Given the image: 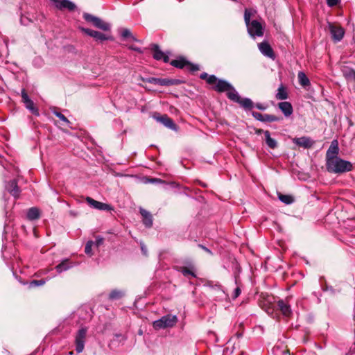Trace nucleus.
<instances>
[{"label": "nucleus", "mask_w": 355, "mask_h": 355, "mask_svg": "<svg viewBox=\"0 0 355 355\" xmlns=\"http://www.w3.org/2000/svg\"><path fill=\"white\" fill-rule=\"evenodd\" d=\"M327 169L329 172L334 173H342L352 171V164L348 161L342 159L340 157H334L327 161Z\"/></svg>", "instance_id": "f257e3e1"}, {"label": "nucleus", "mask_w": 355, "mask_h": 355, "mask_svg": "<svg viewBox=\"0 0 355 355\" xmlns=\"http://www.w3.org/2000/svg\"><path fill=\"white\" fill-rule=\"evenodd\" d=\"M252 11L245 9L244 12V20L246 24L248 32L252 37H261L263 35V27L261 22L257 20L250 21V16Z\"/></svg>", "instance_id": "f03ea898"}, {"label": "nucleus", "mask_w": 355, "mask_h": 355, "mask_svg": "<svg viewBox=\"0 0 355 355\" xmlns=\"http://www.w3.org/2000/svg\"><path fill=\"white\" fill-rule=\"evenodd\" d=\"M178 322V318L174 315H166L153 323L155 329H161L173 327Z\"/></svg>", "instance_id": "7ed1b4c3"}, {"label": "nucleus", "mask_w": 355, "mask_h": 355, "mask_svg": "<svg viewBox=\"0 0 355 355\" xmlns=\"http://www.w3.org/2000/svg\"><path fill=\"white\" fill-rule=\"evenodd\" d=\"M228 98L235 103H239L243 108L246 110H250L254 106V104L251 99L248 98H241L236 90H232L229 93Z\"/></svg>", "instance_id": "20e7f679"}, {"label": "nucleus", "mask_w": 355, "mask_h": 355, "mask_svg": "<svg viewBox=\"0 0 355 355\" xmlns=\"http://www.w3.org/2000/svg\"><path fill=\"white\" fill-rule=\"evenodd\" d=\"M87 331V329L83 327L80 329L76 334L75 344L77 353H80L84 349Z\"/></svg>", "instance_id": "39448f33"}, {"label": "nucleus", "mask_w": 355, "mask_h": 355, "mask_svg": "<svg viewBox=\"0 0 355 355\" xmlns=\"http://www.w3.org/2000/svg\"><path fill=\"white\" fill-rule=\"evenodd\" d=\"M329 29L334 42H340L343 39L345 31L342 27L329 23Z\"/></svg>", "instance_id": "423d86ee"}, {"label": "nucleus", "mask_w": 355, "mask_h": 355, "mask_svg": "<svg viewBox=\"0 0 355 355\" xmlns=\"http://www.w3.org/2000/svg\"><path fill=\"white\" fill-rule=\"evenodd\" d=\"M153 118L158 122L164 124L166 127L171 129L175 130L176 125L174 123L173 121L169 118L166 114L160 115L159 113H155L153 114Z\"/></svg>", "instance_id": "0eeeda50"}, {"label": "nucleus", "mask_w": 355, "mask_h": 355, "mask_svg": "<svg viewBox=\"0 0 355 355\" xmlns=\"http://www.w3.org/2000/svg\"><path fill=\"white\" fill-rule=\"evenodd\" d=\"M171 64L177 68L182 69L188 66L191 71H195L199 70V67L197 64H193L185 60L184 58H180L177 60H172Z\"/></svg>", "instance_id": "6e6552de"}, {"label": "nucleus", "mask_w": 355, "mask_h": 355, "mask_svg": "<svg viewBox=\"0 0 355 355\" xmlns=\"http://www.w3.org/2000/svg\"><path fill=\"white\" fill-rule=\"evenodd\" d=\"M22 101L25 104L26 107L29 110L32 114L38 116V110L35 107L33 101L28 97L25 89L21 91Z\"/></svg>", "instance_id": "1a4fd4ad"}, {"label": "nucleus", "mask_w": 355, "mask_h": 355, "mask_svg": "<svg viewBox=\"0 0 355 355\" xmlns=\"http://www.w3.org/2000/svg\"><path fill=\"white\" fill-rule=\"evenodd\" d=\"M86 202L88 203L89 206L98 209V210H105V211H110L112 210V207L108 204H105L101 202H98L97 200H94L91 197H87L85 198Z\"/></svg>", "instance_id": "9d476101"}, {"label": "nucleus", "mask_w": 355, "mask_h": 355, "mask_svg": "<svg viewBox=\"0 0 355 355\" xmlns=\"http://www.w3.org/2000/svg\"><path fill=\"white\" fill-rule=\"evenodd\" d=\"M214 89L218 92H226L227 96L230 92L232 90H236L231 84L223 80H218L216 85L214 86Z\"/></svg>", "instance_id": "9b49d317"}, {"label": "nucleus", "mask_w": 355, "mask_h": 355, "mask_svg": "<svg viewBox=\"0 0 355 355\" xmlns=\"http://www.w3.org/2000/svg\"><path fill=\"white\" fill-rule=\"evenodd\" d=\"M259 49L263 55L270 58H275L274 51L268 42H263L259 44Z\"/></svg>", "instance_id": "f8f14e48"}, {"label": "nucleus", "mask_w": 355, "mask_h": 355, "mask_svg": "<svg viewBox=\"0 0 355 355\" xmlns=\"http://www.w3.org/2000/svg\"><path fill=\"white\" fill-rule=\"evenodd\" d=\"M339 148H338V144L336 140H334L329 149L327 151L326 154V159L327 161H329L331 158L334 157H338L337 155L338 154Z\"/></svg>", "instance_id": "ddd939ff"}, {"label": "nucleus", "mask_w": 355, "mask_h": 355, "mask_svg": "<svg viewBox=\"0 0 355 355\" xmlns=\"http://www.w3.org/2000/svg\"><path fill=\"white\" fill-rule=\"evenodd\" d=\"M151 49L153 51V58L155 60H163L164 62H169V57L168 55H164V52H162L157 44H153L151 45Z\"/></svg>", "instance_id": "4468645a"}, {"label": "nucleus", "mask_w": 355, "mask_h": 355, "mask_svg": "<svg viewBox=\"0 0 355 355\" xmlns=\"http://www.w3.org/2000/svg\"><path fill=\"white\" fill-rule=\"evenodd\" d=\"M55 6L60 10L67 9L70 11L76 8V5L69 0H54Z\"/></svg>", "instance_id": "2eb2a0df"}, {"label": "nucleus", "mask_w": 355, "mask_h": 355, "mask_svg": "<svg viewBox=\"0 0 355 355\" xmlns=\"http://www.w3.org/2000/svg\"><path fill=\"white\" fill-rule=\"evenodd\" d=\"M6 189L15 198L19 196L20 190L18 187L17 182L16 180H12L8 182V184L6 185Z\"/></svg>", "instance_id": "dca6fc26"}, {"label": "nucleus", "mask_w": 355, "mask_h": 355, "mask_svg": "<svg viewBox=\"0 0 355 355\" xmlns=\"http://www.w3.org/2000/svg\"><path fill=\"white\" fill-rule=\"evenodd\" d=\"M82 31L97 40L103 41L108 39L105 34L96 31L84 28H82Z\"/></svg>", "instance_id": "f3484780"}, {"label": "nucleus", "mask_w": 355, "mask_h": 355, "mask_svg": "<svg viewBox=\"0 0 355 355\" xmlns=\"http://www.w3.org/2000/svg\"><path fill=\"white\" fill-rule=\"evenodd\" d=\"M146 82L162 86H168L173 84V80L166 78H149L146 79Z\"/></svg>", "instance_id": "a211bd4d"}, {"label": "nucleus", "mask_w": 355, "mask_h": 355, "mask_svg": "<svg viewBox=\"0 0 355 355\" xmlns=\"http://www.w3.org/2000/svg\"><path fill=\"white\" fill-rule=\"evenodd\" d=\"M274 355H291L283 343H277L272 349Z\"/></svg>", "instance_id": "6ab92c4d"}, {"label": "nucleus", "mask_w": 355, "mask_h": 355, "mask_svg": "<svg viewBox=\"0 0 355 355\" xmlns=\"http://www.w3.org/2000/svg\"><path fill=\"white\" fill-rule=\"evenodd\" d=\"M278 107L286 116H289L293 113V107L289 102L284 101L279 103Z\"/></svg>", "instance_id": "aec40b11"}, {"label": "nucleus", "mask_w": 355, "mask_h": 355, "mask_svg": "<svg viewBox=\"0 0 355 355\" xmlns=\"http://www.w3.org/2000/svg\"><path fill=\"white\" fill-rule=\"evenodd\" d=\"M277 307L284 316L288 317L291 314L290 305H288L285 301L279 300L277 302Z\"/></svg>", "instance_id": "412c9836"}, {"label": "nucleus", "mask_w": 355, "mask_h": 355, "mask_svg": "<svg viewBox=\"0 0 355 355\" xmlns=\"http://www.w3.org/2000/svg\"><path fill=\"white\" fill-rule=\"evenodd\" d=\"M140 214L143 217V223L145 225V226L147 227H151L153 225V218L150 212L141 208Z\"/></svg>", "instance_id": "4be33fe9"}, {"label": "nucleus", "mask_w": 355, "mask_h": 355, "mask_svg": "<svg viewBox=\"0 0 355 355\" xmlns=\"http://www.w3.org/2000/svg\"><path fill=\"white\" fill-rule=\"evenodd\" d=\"M293 142L296 145H297L299 146H302L304 148H309L312 145L311 140L309 138L306 137H300V138H294Z\"/></svg>", "instance_id": "5701e85b"}, {"label": "nucleus", "mask_w": 355, "mask_h": 355, "mask_svg": "<svg viewBox=\"0 0 355 355\" xmlns=\"http://www.w3.org/2000/svg\"><path fill=\"white\" fill-rule=\"evenodd\" d=\"M73 266L71 262L68 259L63 260L60 263L55 266V270L58 273H61L71 268Z\"/></svg>", "instance_id": "b1692460"}, {"label": "nucleus", "mask_w": 355, "mask_h": 355, "mask_svg": "<svg viewBox=\"0 0 355 355\" xmlns=\"http://www.w3.org/2000/svg\"><path fill=\"white\" fill-rule=\"evenodd\" d=\"M265 135V140L267 146L272 149H275L277 147V141L270 137V132L268 130H266L263 132Z\"/></svg>", "instance_id": "393cba45"}, {"label": "nucleus", "mask_w": 355, "mask_h": 355, "mask_svg": "<svg viewBox=\"0 0 355 355\" xmlns=\"http://www.w3.org/2000/svg\"><path fill=\"white\" fill-rule=\"evenodd\" d=\"M40 211L37 207L30 208L27 211V218L31 220H36L40 218Z\"/></svg>", "instance_id": "a878e982"}, {"label": "nucleus", "mask_w": 355, "mask_h": 355, "mask_svg": "<svg viewBox=\"0 0 355 355\" xmlns=\"http://www.w3.org/2000/svg\"><path fill=\"white\" fill-rule=\"evenodd\" d=\"M297 78L299 80V83L302 87H306L310 85V80L304 72L300 71L298 73Z\"/></svg>", "instance_id": "bb28decb"}, {"label": "nucleus", "mask_w": 355, "mask_h": 355, "mask_svg": "<svg viewBox=\"0 0 355 355\" xmlns=\"http://www.w3.org/2000/svg\"><path fill=\"white\" fill-rule=\"evenodd\" d=\"M288 96L286 88L283 85H281L277 89L276 98L278 100H286L288 98Z\"/></svg>", "instance_id": "cd10ccee"}, {"label": "nucleus", "mask_w": 355, "mask_h": 355, "mask_svg": "<svg viewBox=\"0 0 355 355\" xmlns=\"http://www.w3.org/2000/svg\"><path fill=\"white\" fill-rule=\"evenodd\" d=\"M94 26H96V28H98L103 31H108L110 28V26L109 24L103 21L102 19H101L98 17L96 19V21L94 23Z\"/></svg>", "instance_id": "c85d7f7f"}, {"label": "nucleus", "mask_w": 355, "mask_h": 355, "mask_svg": "<svg viewBox=\"0 0 355 355\" xmlns=\"http://www.w3.org/2000/svg\"><path fill=\"white\" fill-rule=\"evenodd\" d=\"M123 295L124 293L122 291L115 289L110 292L109 299L110 300H116L123 297Z\"/></svg>", "instance_id": "c756f323"}, {"label": "nucleus", "mask_w": 355, "mask_h": 355, "mask_svg": "<svg viewBox=\"0 0 355 355\" xmlns=\"http://www.w3.org/2000/svg\"><path fill=\"white\" fill-rule=\"evenodd\" d=\"M278 198L279 200L286 205H290L293 202L294 199L293 196L290 195H284L282 193L278 194Z\"/></svg>", "instance_id": "7c9ffc66"}, {"label": "nucleus", "mask_w": 355, "mask_h": 355, "mask_svg": "<svg viewBox=\"0 0 355 355\" xmlns=\"http://www.w3.org/2000/svg\"><path fill=\"white\" fill-rule=\"evenodd\" d=\"M279 121V118L272 114H263V122H274Z\"/></svg>", "instance_id": "2f4dec72"}, {"label": "nucleus", "mask_w": 355, "mask_h": 355, "mask_svg": "<svg viewBox=\"0 0 355 355\" xmlns=\"http://www.w3.org/2000/svg\"><path fill=\"white\" fill-rule=\"evenodd\" d=\"M121 36L124 38H126V37H130L132 39V40L134 41H137V40L132 35V33L130 32V31L129 29H127V28H124L121 31Z\"/></svg>", "instance_id": "473e14b6"}, {"label": "nucleus", "mask_w": 355, "mask_h": 355, "mask_svg": "<svg viewBox=\"0 0 355 355\" xmlns=\"http://www.w3.org/2000/svg\"><path fill=\"white\" fill-rule=\"evenodd\" d=\"M83 17L84 19L88 21V22H91L94 24V22L96 21V19H98L97 17H95L94 15H92L90 14H88V13H85L84 15H83Z\"/></svg>", "instance_id": "72a5a7b5"}, {"label": "nucleus", "mask_w": 355, "mask_h": 355, "mask_svg": "<svg viewBox=\"0 0 355 355\" xmlns=\"http://www.w3.org/2000/svg\"><path fill=\"white\" fill-rule=\"evenodd\" d=\"M94 243L92 241H89L86 243L85 252L87 254H89L90 256L92 255V245H94Z\"/></svg>", "instance_id": "f704fd0d"}, {"label": "nucleus", "mask_w": 355, "mask_h": 355, "mask_svg": "<svg viewBox=\"0 0 355 355\" xmlns=\"http://www.w3.org/2000/svg\"><path fill=\"white\" fill-rule=\"evenodd\" d=\"M53 113L57 116L58 117L61 121H62L63 122L66 123H69V121L67 119V117L63 115L61 112H57V111H53Z\"/></svg>", "instance_id": "c9c22d12"}, {"label": "nucleus", "mask_w": 355, "mask_h": 355, "mask_svg": "<svg viewBox=\"0 0 355 355\" xmlns=\"http://www.w3.org/2000/svg\"><path fill=\"white\" fill-rule=\"evenodd\" d=\"M181 272L184 275V276H187L188 275H190L194 277H196V274L194 273V272H193L191 270H190L189 268H186V267H184L182 268L181 270Z\"/></svg>", "instance_id": "e433bc0d"}, {"label": "nucleus", "mask_w": 355, "mask_h": 355, "mask_svg": "<svg viewBox=\"0 0 355 355\" xmlns=\"http://www.w3.org/2000/svg\"><path fill=\"white\" fill-rule=\"evenodd\" d=\"M146 182L152 184H165V181L158 178H148Z\"/></svg>", "instance_id": "4c0bfd02"}, {"label": "nucleus", "mask_w": 355, "mask_h": 355, "mask_svg": "<svg viewBox=\"0 0 355 355\" xmlns=\"http://www.w3.org/2000/svg\"><path fill=\"white\" fill-rule=\"evenodd\" d=\"M218 81V78L214 75H210L207 79V83L209 85H215Z\"/></svg>", "instance_id": "58836bf2"}, {"label": "nucleus", "mask_w": 355, "mask_h": 355, "mask_svg": "<svg viewBox=\"0 0 355 355\" xmlns=\"http://www.w3.org/2000/svg\"><path fill=\"white\" fill-rule=\"evenodd\" d=\"M45 281L44 280H42V279H40V280H33L32 282H31L30 283V286L32 287V286H42L45 284Z\"/></svg>", "instance_id": "ea45409f"}, {"label": "nucleus", "mask_w": 355, "mask_h": 355, "mask_svg": "<svg viewBox=\"0 0 355 355\" xmlns=\"http://www.w3.org/2000/svg\"><path fill=\"white\" fill-rule=\"evenodd\" d=\"M252 116H253L255 119H257V120H258V121H259L263 122V114H261V113H259V112H252Z\"/></svg>", "instance_id": "a19ab883"}, {"label": "nucleus", "mask_w": 355, "mask_h": 355, "mask_svg": "<svg viewBox=\"0 0 355 355\" xmlns=\"http://www.w3.org/2000/svg\"><path fill=\"white\" fill-rule=\"evenodd\" d=\"M339 2L340 0H327V3L330 7L336 6Z\"/></svg>", "instance_id": "79ce46f5"}, {"label": "nucleus", "mask_w": 355, "mask_h": 355, "mask_svg": "<svg viewBox=\"0 0 355 355\" xmlns=\"http://www.w3.org/2000/svg\"><path fill=\"white\" fill-rule=\"evenodd\" d=\"M103 243V238L101 236H98L95 241V245L96 247H99Z\"/></svg>", "instance_id": "37998d69"}, {"label": "nucleus", "mask_w": 355, "mask_h": 355, "mask_svg": "<svg viewBox=\"0 0 355 355\" xmlns=\"http://www.w3.org/2000/svg\"><path fill=\"white\" fill-rule=\"evenodd\" d=\"M241 294V289L239 287H236L234 291V293H233V298H236L239 296V295Z\"/></svg>", "instance_id": "c03bdc74"}, {"label": "nucleus", "mask_w": 355, "mask_h": 355, "mask_svg": "<svg viewBox=\"0 0 355 355\" xmlns=\"http://www.w3.org/2000/svg\"><path fill=\"white\" fill-rule=\"evenodd\" d=\"M254 106L260 110H265L267 108V106L263 105L261 103H256Z\"/></svg>", "instance_id": "a18cd8bd"}, {"label": "nucleus", "mask_w": 355, "mask_h": 355, "mask_svg": "<svg viewBox=\"0 0 355 355\" xmlns=\"http://www.w3.org/2000/svg\"><path fill=\"white\" fill-rule=\"evenodd\" d=\"M198 246L202 248L203 250H205L206 252L209 253V254H212V252L209 249L207 248V247L204 246L203 245H198Z\"/></svg>", "instance_id": "49530a36"}, {"label": "nucleus", "mask_w": 355, "mask_h": 355, "mask_svg": "<svg viewBox=\"0 0 355 355\" xmlns=\"http://www.w3.org/2000/svg\"><path fill=\"white\" fill-rule=\"evenodd\" d=\"M266 311L268 313V314L270 315L274 311V306H268V308H266Z\"/></svg>", "instance_id": "de8ad7c7"}, {"label": "nucleus", "mask_w": 355, "mask_h": 355, "mask_svg": "<svg viewBox=\"0 0 355 355\" xmlns=\"http://www.w3.org/2000/svg\"><path fill=\"white\" fill-rule=\"evenodd\" d=\"M129 49H132L133 51H137L139 53H142V51L141 50L140 48L136 47L135 46H130Z\"/></svg>", "instance_id": "09e8293b"}, {"label": "nucleus", "mask_w": 355, "mask_h": 355, "mask_svg": "<svg viewBox=\"0 0 355 355\" xmlns=\"http://www.w3.org/2000/svg\"><path fill=\"white\" fill-rule=\"evenodd\" d=\"M200 78L202 79V80H207V78L209 77V75L207 73H202L201 75H200Z\"/></svg>", "instance_id": "8fccbe9b"}, {"label": "nucleus", "mask_w": 355, "mask_h": 355, "mask_svg": "<svg viewBox=\"0 0 355 355\" xmlns=\"http://www.w3.org/2000/svg\"><path fill=\"white\" fill-rule=\"evenodd\" d=\"M266 130H263L262 129H259L256 131L257 134H261V133H263V132H265Z\"/></svg>", "instance_id": "3c124183"}, {"label": "nucleus", "mask_w": 355, "mask_h": 355, "mask_svg": "<svg viewBox=\"0 0 355 355\" xmlns=\"http://www.w3.org/2000/svg\"><path fill=\"white\" fill-rule=\"evenodd\" d=\"M349 355H355V347H354V351L351 350L349 352Z\"/></svg>", "instance_id": "603ef678"}, {"label": "nucleus", "mask_w": 355, "mask_h": 355, "mask_svg": "<svg viewBox=\"0 0 355 355\" xmlns=\"http://www.w3.org/2000/svg\"><path fill=\"white\" fill-rule=\"evenodd\" d=\"M141 250H142V251L144 252V254H146V250H145V249H144V247H141Z\"/></svg>", "instance_id": "864d4df0"}]
</instances>
